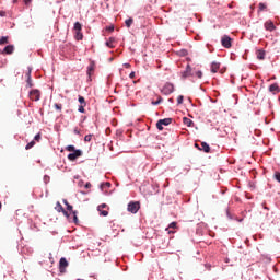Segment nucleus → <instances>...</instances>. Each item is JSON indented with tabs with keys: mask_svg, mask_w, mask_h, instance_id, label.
Here are the masks:
<instances>
[{
	"mask_svg": "<svg viewBox=\"0 0 280 280\" xmlns=\"http://www.w3.org/2000/svg\"><path fill=\"white\" fill-rule=\"evenodd\" d=\"M62 202H63V205H66L67 211H70L72 213V215H73L72 217V222H74V224H78V222H80V221L78 220V212H77V210H73V206H71L69 203V201H67V199H63Z\"/></svg>",
	"mask_w": 280,
	"mask_h": 280,
	"instance_id": "1",
	"label": "nucleus"
},
{
	"mask_svg": "<svg viewBox=\"0 0 280 280\" xmlns=\"http://www.w3.org/2000/svg\"><path fill=\"white\" fill-rule=\"evenodd\" d=\"M73 30L75 31L74 33L75 40H82V38H84V35L82 34V24L80 22H75Z\"/></svg>",
	"mask_w": 280,
	"mask_h": 280,
	"instance_id": "2",
	"label": "nucleus"
},
{
	"mask_svg": "<svg viewBox=\"0 0 280 280\" xmlns=\"http://www.w3.org/2000/svg\"><path fill=\"white\" fill-rule=\"evenodd\" d=\"M139 209H141V203L139 201H131L128 203L127 211H129V213H138Z\"/></svg>",
	"mask_w": 280,
	"mask_h": 280,
	"instance_id": "3",
	"label": "nucleus"
},
{
	"mask_svg": "<svg viewBox=\"0 0 280 280\" xmlns=\"http://www.w3.org/2000/svg\"><path fill=\"white\" fill-rule=\"evenodd\" d=\"M174 91V85L171 82H166L163 88L161 89V93L163 95H172V92Z\"/></svg>",
	"mask_w": 280,
	"mask_h": 280,
	"instance_id": "4",
	"label": "nucleus"
},
{
	"mask_svg": "<svg viewBox=\"0 0 280 280\" xmlns=\"http://www.w3.org/2000/svg\"><path fill=\"white\" fill-rule=\"evenodd\" d=\"M30 98L33 102H39L40 101V91L35 89L30 91Z\"/></svg>",
	"mask_w": 280,
	"mask_h": 280,
	"instance_id": "5",
	"label": "nucleus"
},
{
	"mask_svg": "<svg viewBox=\"0 0 280 280\" xmlns=\"http://www.w3.org/2000/svg\"><path fill=\"white\" fill-rule=\"evenodd\" d=\"M170 124H172V118L160 119L156 122V128L158 130H163V126H170Z\"/></svg>",
	"mask_w": 280,
	"mask_h": 280,
	"instance_id": "6",
	"label": "nucleus"
},
{
	"mask_svg": "<svg viewBox=\"0 0 280 280\" xmlns=\"http://www.w3.org/2000/svg\"><path fill=\"white\" fill-rule=\"evenodd\" d=\"M82 156V150L77 149L75 151H72V153L68 154V160L69 161H75Z\"/></svg>",
	"mask_w": 280,
	"mask_h": 280,
	"instance_id": "7",
	"label": "nucleus"
},
{
	"mask_svg": "<svg viewBox=\"0 0 280 280\" xmlns=\"http://www.w3.org/2000/svg\"><path fill=\"white\" fill-rule=\"evenodd\" d=\"M69 266V261H67V258L62 257L59 260V271L60 272H67V267Z\"/></svg>",
	"mask_w": 280,
	"mask_h": 280,
	"instance_id": "8",
	"label": "nucleus"
},
{
	"mask_svg": "<svg viewBox=\"0 0 280 280\" xmlns=\"http://www.w3.org/2000/svg\"><path fill=\"white\" fill-rule=\"evenodd\" d=\"M194 73H191V66L187 65L186 69L182 72V80H187V78H191Z\"/></svg>",
	"mask_w": 280,
	"mask_h": 280,
	"instance_id": "9",
	"label": "nucleus"
},
{
	"mask_svg": "<svg viewBox=\"0 0 280 280\" xmlns=\"http://www.w3.org/2000/svg\"><path fill=\"white\" fill-rule=\"evenodd\" d=\"M231 38L229 37V35H225V36H223L222 37V39H221V45L223 46V47H225V49H231Z\"/></svg>",
	"mask_w": 280,
	"mask_h": 280,
	"instance_id": "10",
	"label": "nucleus"
},
{
	"mask_svg": "<svg viewBox=\"0 0 280 280\" xmlns=\"http://www.w3.org/2000/svg\"><path fill=\"white\" fill-rule=\"evenodd\" d=\"M0 54H7L8 56L14 54V45H8L2 50H0Z\"/></svg>",
	"mask_w": 280,
	"mask_h": 280,
	"instance_id": "11",
	"label": "nucleus"
},
{
	"mask_svg": "<svg viewBox=\"0 0 280 280\" xmlns=\"http://www.w3.org/2000/svg\"><path fill=\"white\" fill-rule=\"evenodd\" d=\"M256 56L258 60H266V50L264 49L257 50Z\"/></svg>",
	"mask_w": 280,
	"mask_h": 280,
	"instance_id": "12",
	"label": "nucleus"
},
{
	"mask_svg": "<svg viewBox=\"0 0 280 280\" xmlns=\"http://www.w3.org/2000/svg\"><path fill=\"white\" fill-rule=\"evenodd\" d=\"M219 70H220V62L213 61L211 63V73H218Z\"/></svg>",
	"mask_w": 280,
	"mask_h": 280,
	"instance_id": "13",
	"label": "nucleus"
},
{
	"mask_svg": "<svg viewBox=\"0 0 280 280\" xmlns=\"http://www.w3.org/2000/svg\"><path fill=\"white\" fill-rule=\"evenodd\" d=\"M269 92H270V93H273V95H275L276 93H279V84L273 83V84L269 85Z\"/></svg>",
	"mask_w": 280,
	"mask_h": 280,
	"instance_id": "14",
	"label": "nucleus"
},
{
	"mask_svg": "<svg viewBox=\"0 0 280 280\" xmlns=\"http://www.w3.org/2000/svg\"><path fill=\"white\" fill-rule=\"evenodd\" d=\"M199 150H202L203 152L209 153L211 152V147H209L207 142H202L201 148H199Z\"/></svg>",
	"mask_w": 280,
	"mask_h": 280,
	"instance_id": "15",
	"label": "nucleus"
},
{
	"mask_svg": "<svg viewBox=\"0 0 280 280\" xmlns=\"http://www.w3.org/2000/svg\"><path fill=\"white\" fill-rule=\"evenodd\" d=\"M265 28H266L268 32H273V30L276 28V27H275V23H272L271 21H270V22H266V23H265Z\"/></svg>",
	"mask_w": 280,
	"mask_h": 280,
	"instance_id": "16",
	"label": "nucleus"
},
{
	"mask_svg": "<svg viewBox=\"0 0 280 280\" xmlns=\"http://www.w3.org/2000/svg\"><path fill=\"white\" fill-rule=\"evenodd\" d=\"M113 43H115V37H109V39L105 43V45L106 47H109V49H113L115 47Z\"/></svg>",
	"mask_w": 280,
	"mask_h": 280,
	"instance_id": "17",
	"label": "nucleus"
},
{
	"mask_svg": "<svg viewBox=\"0 0 280 280\" xmlns=\"http://www.w3.org/2000/svg\"><path fill=\"white\" fill-rule=\"evenodd\" d=\"M93 71H95V63H90L89 67H88V71H86L89 78H91V73Z\"/></svg>",
	"mask_w": 280,
	"mask_h": 280,
	"instance_id": "18",
	"label": "nucleus"
},
{
	"mask_svg": "<svg viewBox=\"0 0 280 280\" xmlns=\"http://www.w3.org/2000/svg\"><path fill=\"white\" fill-rule=\"evenodd\" d=\"M55 209L56 211H58V213H62V211H65V208L62 207L60 201H57Z\"/></svg>",
	"mask_w": 280,
	"mask_h": 280,
	"instance_id": "19",
	"label": "nucleus"
},
{
	"mask_svg": "<svg viewBox=\"0 0 280 280\" xmlns=\"http://www.w3.org/2000/svg\"><path fill=\"white\" fill-rule=\"evenodd\" d=\"M9 38L8 36L0 37V45H8L10 43Z\"/></svg>",
	"mask_w": 280,
	"mask_h": 280,
	"instance_id": "20",
	"label": "nucleus"
},
{
	"mask_svg": "<svg viewBox=\"0 0 280 280\" xmlns=\"http://www.w3.org/2000/svg\"><path fill=\"white\" fill-rule=\"evenodd\" d=\"M135 23V20L132 18H129L125 21L126 27H132V24Z\"/></svg>",
	"mask_w": 280,
	"mask_h": 280,
	"instance_id": "21",
	"label": "nucleus"
},
{
	"mask_svg": "<svg viewBox=\"0 0 280 280\" xmlns=\"http://www.w3.org/2000/svg\"><path fill=\"white\" fill-rule=\"evenodd\" d=\"M183 121H184L185 126H188V128H190L191 124H194V120L189 119L187 117H184Z\"/></svg>",
	"mask_w": 280,
	"mask_h": 280,
	"instance_id": "22",
	"label": "nucleus"
},
{
	"mask_svg": "<svg viewBox=\"0 0 280 280\" xmlns=\"http://www.w3.org/2000/svg\"><path fill=\"white\" fill-rule=\"evenodd\" d=\"M34 145H36V141L33 140L26 144L25 150H32V148H34Z\"/></svg>",
	"mask_w": 280,
	"mask_h": 280,
	"instance_id": "23",
	"label": "nucleus"
},
{
	"mask_svg": "<svg viewBox=\"0 0 280 280\" xmlns=\"http://www.w3.org/2000/svg\"><path fill=\"white\" fill-rule=\"evenodd\" d=\"M266 8H267L266 3L260 2V3L258 4V12H264V10H266Z\"/></svg>",
	"mask_w": 280,
	"mask_h": 280,
	"instance_id": "24",
	"label": "nucleus"
},
{
	"mask_svg": "<svg viewBox=\"0 0 280 280\" xmlns=\"http://www.w3.org/2000/svg\"><path fill=\"white\" fill-rule=\"evenodd\" d=\"M161 102H163V97L159 96V100L151 102V104H152V106H159V104H161Z\"/></svg>",
	"mask_w": 280,
	"mask_h": 280,
	"instance_id": "25",
	"label": "nucleus"
},
{
	"mask_svg": "<svg viewBox=\"0 0 280 280\" xmlns=\"http://www.w3.org/2000/svg\"><path fill=\"white\" fill-rule=\"evenodd\" d=\"M79 103L83 106H86V100H84V96L79 95Z\"/></svg>",
	"mask_w": 280,
	"mask_h": 280,
	"instance_id": "26",
	"label": "nucleus"
},
{
	"mask_svg": "<svg viewBox=\"0 0 280 280\" xmlns=\"http://www.w3.org/2000/svg\"><path fill=\"white\" fill-rule=\"evenodd\" d=\"M54 108H56V110H59V113H61L62 112V104L55 103Z\"/></svg>",
	"mask_w": 280,
	"mask_h": 280,
	"instance_id": "27",
	"label": "nucleus"
},
{
	"mask_svg": "<svg viewBox=\"0 0 280 280\" xmlns=\"http://www.w3.org/2000/svg\"><path fill=\"white\" fill-rule=\"evenodd\" d=\"M66 150H67L68 152H74L77 149H75V147H74L73 144H70V145H68V147L66 148Z\"/></svg>",
	"mask_w": 280,
	"mask_h": 280,
	"instance_id": "28",
	"label": "nucleus"
},
{
	"mask_svg": "<svg viewBox=\"0 0 280 280\" xmlns=\"http://www.w3.org/2000/svg\"><path fill=\"white\" fill-rule=\"evenodd\" d=\"M106 32H115V25L106 26Z\"/></svg>",
	"mask_w": 280,
	"mask_h": 280,
	"instance_id": "29",
	"label": "nucleus"
},
{
	"mask_svg": "<svg viewBox=\"0 0 280 280\" xmlns=\"http://www.w3.org/2000/svg\"><path fill=\"white\" fill-rule=\"evenodd\" d=\"M32 79V68H28V71L26 72V80Z\"/></svg>",
	"mask_w": 280,
	"mask_h": 280,
	"instance_id": "30",
	"label": "nucleus"
},
{
	"mask_svg": "<svg viewBox=\"0 0 280 280\" xmlns=\"http://www.w3.org/2000/svg\"><path fill=\"white\" fill-rule=\"evenodd\" d=\"M26 86H28L30 89L34 86V83H32V79H26Z\"/></svg>",
	"mask_w": 280,
	"mask_h": 280,
	"instance_id": "31",
	"label": "nucleus"
},
{
	"mask_svg": "<svg viewBox=\"0 0 280 280\" xmlns=\"http://www.w3.org/2000/svg\"><path fill=\"white\" fill-rule=\"evenodd\" d=\"M184 100H185V96L179 95V96L177 97V104H178V105L183 104V101H184Z\"/></svg>",
	"mask_w": 280,
	"mask_h": 280,
	"instance_id": "32",
	"label": "nucleus"
},
{
	"mask_svg": "<svg viewBox=\"0 0 280 280\" xmlns=\"http://www.w3.org/2000/svg\"><path fill=\"white\" fill-rule=\"evenodd\" d=\"M92 139H93V135H86V136L84 137V141H85V142H90Z\"/></svg>",
	"mask_w": 280,
	"mask_h": 280,
	"instance_id": "33",
	"label": "nucleus"
},
{
	"mask_svg": "<svg viewBox=\"0 0 280 280\" xmlns=\"http://www.w3.org/2000/svg\"><path fill=\"white\" fill-rule=\"evenodd\" d=\"M104 187H110V183L109 182H107V183H103L102 185H101V189H104Z\"/></svg>",
	"mask_w": 280,
	"mask_h": 280,
	"instance_id": "34",
	"label": "nucleus"
},
{
	"mask_svg": "<svg viewBox=\"0 0 280 280\" xmlns=\"http://www.w3.org/2000/svg\"><path fill=\"white\" fill-rule=\"evenodd\" d=\"M101 215H103L104 218H106V215H108V211L106 210H98Z\"/></svg>",
	"mask_w": 280,
	"mask_h": 280,
	"instance_id": "35",
	"label": "nucleus"
},
{
	"mask_svg": "<svg viewBox=\"0 0 280 280\" xmlns=\"http://www.w3.org/2000/svg\"><path fill=\"white\" fill-rule=\"evenodd\" d=\"M195 75H197V78H199V80L202 78V71H196Z\"/></svg>",
	"mask_w": 280,
	"mask_h": 280,
	"instance_id": "36",
	"label": "nucleus"
},
{
	"mask_svg": "<svg viewBox=\"0 0 280 280\" xmlns=\"http://www.w3.org/2000/svg\"><path fill=\"white\" fill-rule=\"evenodd\" d=\"M85 106L86 105L79 106V108H78L79 113H85V109H84Z\"/></svg>",
	"mask_w": 280,
	"mask_h": 280,
	"instance_id": "37",
	"label": "nucleus"
},
{
	"mask_svg": "<svg viewBox=\"0 0 280 280\" xmlns=\"http://www.w3.org/2000/svg\"><path fill=\"white\" fill-rule=\"evenodd\" d=\"M49 180H50L49 175H45V176H44V183H45V185H47V183H49Z\"/></svg>",
	"mask_w": 280,
	"mask_h": 280,
	"instance_id": "38",
	"label": "nucleus"
},
{
	"mask_svg": "<svg viewBox=\"0 0 280 280\" xmlns=\"http://www.w3.org/2000/svg\"><path fill=\"white\" fill-rule=\"evenodd\" d=\"M168 229H176V222L170 223Z\"/></svg>",
	"mask_w": 280,
	"mask_h": 280,
	"instance_id": "39",
	"label": "nucleus"
},
{
	"mask_svg": "<svg viewBox=\"0 0 280 280\" xmlns=\"http://www.w3.org/2000/svg\"><path fill=\"white\" fill-rule=\"evenodd\" d=\"M34 141H40V133H37V135L34 137Z\"/></svg>",
	"mask_w": 280,
	"mask_h": 280,
	"instance_id": "40",
	"label": "nucleus"
},
{
	"mask_svg": "<svg viewBox=\"0 0 280 280\" xmlns=\"http://www.w3.org/2000/svg\"><path fill=\"white\" fill-rule=\"evenodd\" d=\"M102 209H106V203L98 206V211H101Z\"/></svg>",
	"mask_w": 280,
	"mask_h": 280,
	"instance_id": "41",
	"label": "nucleus"
},
{
	"mask_svg": "<svg viewBox=\"0 0 280 280\" xmlns=\"http://www.w3.org/2000/svg\"><path fill=\"white\" fill-rule=\"evenodd\" d=\"M61 213H63V215H65L66 218H69V217H70V214H69V212H68L67 210H63Z\"/></svg>",
	"mask_w": 280,
	"mask_h": 280,
	"instance_id": "42",
	"label": "nucleus"
},
{
	"mask_svg": "<svg viewBox=\"0 0 280 280\" xmlns=\"http://www.w3.org/2000/svg\"><path fill=\"white\" fill-rule=\"evenodd\" d=\"M84 188H85V189H91V183L88 182V183L84 185Z\"/></svg>",
	"mask_w": 280,
	"mask_h": 280,
	"instance_id": "43",
	"label": "nucleus"
},
{
	"mask_svg": "<svg viewBox=\"0 0 280 280\" xmlns=\"http://www.w3.org/2000/svg\"><path fill=\"white\" fill-rule=\"evenodd\" d=\"M0 16H1V18L7 16L5 11H0Z\"/></svg>",
	"mask_w": 280,
	"mask_h": 280,
	"instance_id": "44",
	"label": "nucleus"
},
{
	"mask_svg": "<svg viewBox=\"0 0 280 280\" xmlns=\"http://www.w3.org/2000/svg\"><path fill=\"white\" fill-rule=\"evenodd\" d=\"M25 5H30L32 3V0H24Z\"/></svg>",
	"mask_w": 280,
	"mask_h": 280,
	"instance_id": "45",
	"label": "nucleus"
},
{
	"mask_svg": "<svg viewBox=\"0 0 280 280\" xmlns=\"http://www.w3.org/2000/svg\"><path fill=\"white\" fill-rule=\"evenodd\" d=\"M73 132L74 135H80V130L78 128H74Z\"/></svg>",
	"mask_w": 280,
	"mask_h": 280,
	"instance_id": "46",
	"label": "nucleus"
},
{
	"mask_svg": "<svg viewBox=\"0 0 280 280\" xmlns=\"http://www.w3.org/2000/svg\"><path fill=\"white\" fill-rule=\"evenodd\" d=\"M129 78L132 80V79H135V72H131L130 74H129Z\"/></svg>",
	"mask_w": 280,
	"mask_h": 280,
	"instance_id": "47",
	"label": "nucleus"
},
{
	"mask_svg": "<svg viewBox=\"0 0 280 280\" xmlns=\"http://www.w3.org/2000/svg\"><path fill=\"white\" fill-rule=\"evenodd\" d=\"M125 67H130V63H126Z\"/></svg>",
	"mask_w": 280,
	"mask_h": 280,
	"instance_id": "48",
	"label": "nucleus"
},
{
	"mask_svg": "<svg viewBox=\"0 0 280 280\" xmlns=\"http://www.w3.org/2000/svg\"><path fill=\"white\" fill-rule=\"evenodd\" d=\"M168 102H174V100L173 98H168Z\"/></svg>",
	"mask_w": 280,
	"mask_h": 280,
	"instance_id": "49",
	"label": "nucleus"
},
{
	"mask_svg": "<svg viewBox=\"0 0 280 280\" xmlns=\"http://www.w3.org/2000/svg\"><path fill=\"white\" fill-rule=\"evenodd\" d=\"M19 0H13V3H16Z\"/></svg>",
	"mask_w": 280,
	"mask_h": 280,
	"instance_id": "50",
	"label": "nucleus"
},
{
	"mask_svg": "<svg viewBox=\"0 0 280 280\" xmlns=\"http://www.w3.org/2000/svg\"><path fill=\"white\" fill-rule=\"evenodd\" d=\"M195 147L198 148V143H195Z\"/></svg>",
	"mask_w": 280,
	"mask_h": 280,
	"instance_id": "51",
	"label": "nucleus"
},
{
	"mask_svg": "<svg viewBox=\"0 0 280 280\" xmlns=\"http://www.w3.org/2000/svg\"><path fill=\"white\" fill-rule=\"evenodd\" d=\"M49 259H51V253L49 254Z\"/></svg>",
	"mask_w": 280,
	"mask_h": 280,
	"instance_id": "52",
	"label": "nucleus"
},
{
	"mask_svg": "<svg viewBox=\"0 0 280 280\" xmlns=\"http://www.w3.org/2000/svg\"><path fill=\"white\" fill-rule=\"evenodd\" d=\"M2 205H1V201H0V209H1Z\"/></svg>",
	"mask_w": 280,
	"mask_h": 280,
	"instance_id": "53",
	"label": "nucleus"
}]
</instances>
